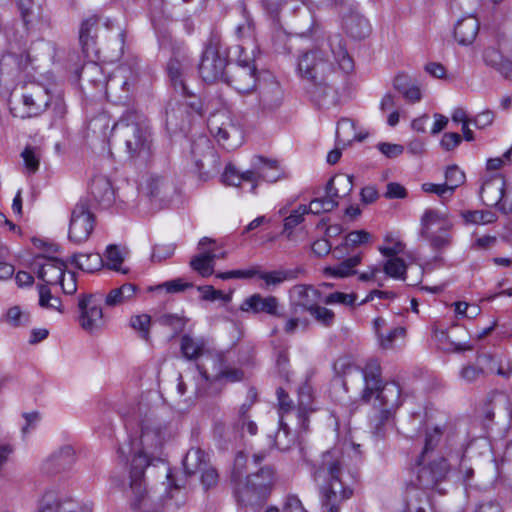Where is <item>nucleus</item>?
Returning <instances> with one entry per match:
<instances>
[{"label": "nucleus", "mask_w": 512, "mask_h": 512, "mask_svg": "<svg viewBox=\"0 0 512 512\" xmlns=\"http://www.w3.org/2000/svg\"><path fill=\"white\" fill-rule=\"evenodd\" d=\"M353 188L352 178L348 175H338L329 180L326 185L327 195L332 196L336 201L338 198L349 194Z\"/></svg>", "instance_id": "nucleus-39"}, {"label": "nucleus", "mask_w": 512, "mask_h": 512, "mask_svg": "<svg viewBox=\"0 0 512 512\" xmlns=\"http://www.w3.org/2000/svg\"><path fill=\"white\" fill-rule=\"evenodd\" d=\"M151 317L148 314H140L132 316L130 319V325L134 330L140 332L141 337L145 340L149 337Z\"/></svg>", "instance_id": "nucleus-58"}, {"label": "nucleus", "mask_w": 512, "mask_h": 512, "mask_svg": "<svg viewBox=\"0 0 512 512\" xmlns=\"http://www.w3.org/2000/svg\"><path fill=\"white\" fill-rule=\"evenodd\" d=\"M407 265L405 261L398 256L387 257L383 264L384 273L396 280H405Z\"/></svg>", "instance_id": "nucleus-44"}, {"label": "nucleus", "mask_w": 512, "mask_h": 512, "mask_svg": "<svg viewBox=\"0 0 512 512\" xmlns=\"http://www.w3.org/2000/svg\"><path fill=\"white\" fill-rule=\"evenodd\" d=\"M138 288L131 283H125L112 289L105 298V304L109 307L122 305L134 298Z\"/></svg>", "instance_id": "nucleus-36"}, {"label": "nucleus", "mask_w": 512, "mask_h": 512, "mask_svg": "<svg viewBox=\"0 0 512 512\" xmlns=\"http://www.w3.org/2000/svg\"><path fill=\"white\" fill-rule=\"evenodd\" d=\"M244 378V373L241 369L235 367H226L220 370L215 376V380L225 379L228 382H239Z\"/></svg>", "instance_id": "nucleus-62"}, {"label": "nucleus", "mask_w": 512, "mask_h": 512, "mask_svg": "<svg viewBox=\"0 0 512 512\" xmlns=\"http://www.w3.org/2000/svg\"><path fill=\"white\" fill-rule=\"evenodd\" d=\"M239 50L237 63L229 67L224 83L240 94L253 91L257 82V69L254 61L247 55V48L242 44L236 47Z\"/></svg>", "instance_id": "nucleus-9"}, {"label": "nucleus", "mask_w": 512, "mask_h": 512, "mask_svg": "<svg viewBox=\"0 0 512 512\" xmlns=\"http://www.w3.org/2000/svg\"><path fill=\"white\" fill-rule=\"evenodd\" d=\"M124 260V255L117 245H108L105 253L104 265L117 272L126 273L127 271L121 268Z\"/></svg>", "instance_id": "nucleus-49"}, {"label": "nucleus", "mask_w": 512, "mask_h": 512, "mask_svg": "<svg viewBox=\"0 0 512 512\" xmlns=\"http://www.w3.org/2000/svg\"><path fill=\"white\" fill-rule=\"evenodd\" d=\"M35 512H93L89 502H78L55 490H47L39 498Z\"/></svg>", "instance_id": "nucleus-14"}, {"label": "nucleus", "mask_w": 512, "mask_h": 512, "mask_svg": "<svg viewBox=\"0 0 512 512\" xmlns=\"http://www.w3.org/2000/svg\"><path fill=\"white\" fill-rule=\"evenodd\" d=\"M210 151H211L210 143L206 137H203V136L199 137L196 141L193 142L192 147H191V153L195 158V164L199 170L202 167V163H201V160L197 158V156L204 152H210ZM199 178L203 181H206L209 178V176L207 173H201L199 171Z\"/></svg>", "instance_id": "nucleus-52"}, {"label": "nucleus", "mask_w": 512, "mask_h": 512, "mask_svg": "<svg viewBox=\"0 0 512 512\" xmlns=\"http://www.w3.org/2000/svg\"><path fill=\"white\" fill-rule=\"evenodd\" d=\"M79 324L85 331L93 332L103 326V311L93 295H82L78 300Z\"/></svg>", "instance_id": "nucleus-18"}, {"label": "nucleus", "mask_w": 512, "mask_h": 512, "mask_svg": "<svg viewBox=\"0 0 512 512\" xmlns=\"http://www.w3.org/2000/svg\"><path fill=\"white\" fill-rule=\"evenodd\" d=\"M200 473L201 483L205 489H209L217 485L219 476L217 470L214 467L207 464V466L204 467Z\"/></svg>", "instance_id": "nucleus-64"}, {"label": "nucleus", "mask_w": 512, "mask_h": 512, "mask_svg": "<svg viewBox=\"0 0 512 512\" xmlns=\"http://www.w3.org/2000/svg\"><path fill=\"white\" fill-rule=\"evenodd\" d=\"M91 194L103 207H109L114 203L115 192L110 180L104 176H96L90 185Z\"/></svg>", "instance_id": "nucleus-32"}, {"label": "nucleus", "mask_w": 512, "mask_h": 512, "mask_svg": "<svg viewBox=\"0 0 512 512\" xmlns=\"http://www.w3.org/2000/svg\"><path fill=\"white\" fill-rule=\"evenodd\" d=\"M308 313L323 327H331L335 322V314L332 310L316 304Z\"/></svg>", "instance_id": "nucleus-51"}, {"label": "nucleus", "mask_w": 512, "mask_h": 512, "mask_svg": "<svg viewBox=\"0 0 512 512\" xmlns=\"http://www.w3.org/2000/svg\"><path fill=\"white\" fill-rule=\"evenodd\" d=\"M107 23L111 26L112 22L107 21L103 23L102 28L100 20L96 16H91L82 22L79 32V41L85 57H91L92 55L98 57L100 50L98 49V44L95 39L100 30L105 34L104 29Z\"/></svg>", "instance_id": "nucleus-22"}, {"label": "nucleus", "mask_w": 512, "mask_h": 512, "mask_svg": "<svg viewBox=\"0 0 512 512\" xmlns=\"http://www.w3.org/2000/svg\"><path fill=\"white\" fill-rule=\"evenodd\" d=\"M479 31V21L472 15H466L459 19L454 28V37L456 41L463 46L474 42Z\"/></svg>", "instance_id": "nucleus-29"}, {"label": "nucleus", "mask_w": 512, "mask_h": 512, "mask_svg": "<svg viewBox=\"0 0 512 512\" xmlns=\"http://www.w3.org/2000/svg\"><path fill=\"white\" fill-rule=\"evenodd\" d=\"M343 27L348 35L354 39H363L370 33L368 20L358 11H350L343 17Z\"/></svg>", "instance_id": "nucleus-31"}, {"label": "nucleus", "mask_w": 512, "mask_h": 512, "mask_svg": "<svg viewBox=\"0 0 512 512\" xmlns=\"http://www.w3.org/2000/svg\"><path fill=\"white\" fill-rule=\"evenodd\" d=\"M394 413H386L383 409H374L369 416V428L376 438H383L386 432V426Z\"/></svg>", "instance_id": "nucleus-40"}, {"label": "nucleus", "mask_w": 512, "mask_h": 512, "mask_svg": "<svg viewBox=\"0 0 512 512\" xmlns=\"http://www.w3.org/2000/svg\"><path fill=\"white\" fill-rule=\"evenodd\" d=\"M246 457L243 453L237 454L232 470L231 480L234 484L235 495L244 505L257 504L264 501L269 495L274 482L275 472L269 467H262L258 472L250 474L242 480L243 467Z\"/></svg>", "instance_id": "nucleus-6"}, {"label": "nucleus", "mask_w": 512, "mask_h": 512, "mask_svg": "<svg viewBox=\"0 0 512 512\" xmlns=\"http://www.w3.org/2000/svg\"><path fill=\"white\" fill-rule=\"evenodd\" d=\"M210 133L219 144L228 150H233L242 144V131L225 113L212 115L208 119Z\"/></svg>", "instance_id": "nucleus-13"}, {"label": "nucleus", "mask_w": 512, "mask_h": 512, "mask_svg": "<svg viewBox=\"0 0 512 512\" xmlns=\"http://www.w3.org/2000/svg\"><path fill=\"white\" fill-rule=\"evenodd\" d=\"M72 263L84 272L93 273L104 266V259L99 253H79L72 256Z\"/></svg>", "instance_id": "nucleus-38"}, {"label": "nucleus", "mask_w": 512, "mask_h": 512, "mask_svg": "<svg viewBox=\"0 0 512 512\" xmlns=\"http://www.w3.org/2000/svg\"><path fill=\"white\" fill-rule=\"evenodd\" d=\"M33 267L38 278L47 285H58L66 271V264L62 260L43 255L34 258Z\"/></svg>", "instance_id": "nucleus-20"}, {"label": "nucleus", "mask_w": 512, "mask_h": 512, "mask_svg": "<svg viewBox=\"0 0 512 512\" xmlns=\"http://www.w3.org/2000/svg\"><path fill=\"white\" fill-rule=\"evenodd\" d=\"M240 310L246 313L267 314L272 317L281 318L284 316L277 297L273 295L263 296L254 293L247 297L240 305Z\"/></svg>", "instance_id": "nucleus-21"}, {"label": "nucleus", "mask_w": 512, "mask_h": 512, "mask_svg": "<svg viewBox=\"0 0 512 512\" xmlns=\"http://www.w3.org/2000/svg\"><path fill=\"white\" fill-rule=\"evenodd\" d=\"M357 297L355 294L350 293H343V292H333L327 295L322 302H324L327 305L331 304H342L346 306H352L354 305Z\"/></svg>", "instance_id": "nucleus-59"}, {"label": "nucleus", "mask_w": 512, "mask_h": 512, "mask_svg": "<svg viewBox=\"0 0 512 512\" xmlns=\"http://www.w3.org/2000/svg\"><path fill=\"white\" fill-rule=\"evenodd\" d=\"M405 244L397 235L389 232L384 237V244L378 248L379 252L385 257L397 256L403 253Z\"/></svg>", "instance_id": "nucleus-47"}, {"label": "nucleus", "mask_w": 512, "mask_h": 512, "mask_svg": "<svg viewBox=\"0 0 512 512\" xmlns=\"http://www.w3.org/2000/svg\"><path fill=\"white\" fill-rule=\"evenodd\" d=\"M505 180L494 175L484 180L480 189V198L486 206L499 207L504 197Z\"/></svg>", "instance_id": "nucleus-27"}, {"label": "nucleus", "mask_w": 512, "mask_h": 512, "mask_svg": "<svg viewBox=\"0 0 512 512\" xmlns=\"http://www.w3.org/2000/svg\"><path fill=\"white\" fill-rule=\"evenodd\" d=\"M405 329L403 327H396L389 331L386 335H379V343L383 349H391L397 339L405 337Z\"/></svg>", "instance_id": "nucleus-60"}, {"label": "nucleus", "mask_w": 512, "mask_h": 512, "mask_svg": "<svg viewBox=\"0 0 512 512\" xmlns=\"http://www.w3.org/2000/svg\"><path fill=\"white\" fill-rule=\"evenodd\" d=\"M75 450L71 445H65L54 451L43 462L42 469L49 474L69 468L75 462Z\"/></svg>", "instance_id": "nucleus-28"}, {"label": "nucleus", "mask_w": 512, "mask_h": 512, "mask_svg": "<svg viewBox=\"0 0 512 512\" xmlns=\"http://www.w3.org/2000/svg\"><path fill=\"white\" fill-rule=\"evenodd\" d=\"M337 205V201L330 195L322 198H316L310 202L307 206L308 213L320 214L324 212H330Z\"/></svg>", "instance_id": "nucleus-55"}, {"label": "nucleus", "mask_w": 512, "mask_h": 512, "mask_svg": "<svg viewBox=\"0 0 512 512\" xmlns=\"http://www.w3.org/2000/svg\"><path fill=\"white\" fill-rule=\"evenodd\" d=\"M465 181V174L457 166H449L445 171V185L453 195L455 189L462 185Z\"/></svg>", "instance_id": "nucleus-54"}, {"label": "nucleus", "mask_w": 512, "mask_h": 512, "mask_svg": "<svg viewBox=\"0 0 512 512\" xmlns=\"http://www.w3.org/2000/svg\"><path fill=\"white\" fill-rule=\"evenodd\" d=\"M336 46H334V41H331V53L334 58V60L338 63L339 68L344 71L345 73H348L353 70L354 63L352 58L348 55L346 49L342 45V42L340 39L336 38Z\"/></svg>", "instance_id": "nucleus-43"}, {"label": "nucleus", "mask_w": 512, "mask_h": 512, "mask_svg": "<svg viewBox=\"0 0 512 512\" xmlns=\"http://www.w3.org/2000/svg\"><path fill=\"white\" fill-rule=\"evenodd\" d=\"M361 255H355L352 256L341 263H339L337 266L334 267H326L324 269V273L327 276L331 277H347L349 275L354 274V268L361 262Z\"/></svg>", "instance_id": "nucleus-41"}, {"label": "nucleus", "mask_w": 512, "mask_h": 512, "mask_svg": "<svg viewBox=\"0 0 512 512\" xmlns=\"http://www.w3.org/2000/svg\"><path fill=\"white\" fill-rule=\"evenodd\" d=\"M484 62L505 77L512 76V32L499 33L483 53Z\"/></svg>", "instance_id": "nucleus-11"}, {"label": "nucleus", "mask_w": 512, "mask_h": 512, "mask_svg": "<svg viewBox=\"0 0 512 512\" xmlns=\"http://www.w3.org/2000/svg\"><path fill=\"white\" fill-rule=\"evenodd\" d=\"M94 229V216L86 202L80 201L74 207L69 225V239L74 243L85 242Z\"/></svg>", "instance_id": "nucleus-16"}, {"label": "nucleus", "mask_w": 512, "mask_h": 512, "mask_svg": "<svg viewBox=\"0 0 512 512\" xmlns=\"http://www.w3.org/2000/svg\"><path fill=\"white\" fill-rule=\"evenodd\" d=\"M365 135L356 133L355 124L352 120L344 118L338 122L336 129V143L345 148L353 140L362 141Z\"/></svg>", "instance_id": "nucleus-35"}, {"label": "nucleus", "mask_w": 512, "mask_h": 512, "mask_svg": "<svg viewBox=\"0 0 512 512\" xmlns=\"http://www.w3.org/2000/svg\"><path fill=\"white\" fill-rule=\"evenodd\" d=\"M105 25L104 37L107 42L98 47L100 50L99 55L103 62H115L121 58L124 52L125 31L119 25H114V23H111V26L108 23Z\"/></svg>", "instance_id": "nucleus-19"}, {"label": "nucleus", "mask_w": 512, "mask_h": 512, "mask_svg": "<svg viewBox=\"0 0 512 512\" xmlns=\"http://www.w3.org/2000/svg\"><path fill=\"white\" fill-rule=\"evenodd\" d=\"M6 319L7 322L14 327L25 326L31 321L29 311L20 306L10 307L7 310Z\"/></svg>", "instance_id": "nucleus-50"}, {"label": "nucleus", "mask_w": 512, "mask_h": 512, "mask_svg": "<svg viewBox=\"0 0 512 512\" xmlns=\"http://www.w3.org/2000/svg\"><path fill=\"white\" fill-rule=\"evenodd\" d=\"M289 294L290 298L307 312L322 301L321 293L310 285H295L290 289Z\"/></svg>", "instance_id": "nucleus-30"}, {"label": "nucleus", "mask_w": 512, "mask_h": 512, "mask_svg": "<svg viewBox=\"0 0 512 512\" xmlns=\"http://www.w3.org/2000/svg\"><path fill=\"white\" fill-rule=\"evenodd\" d=\"M213 243L214 241L212 239L203 237L199 241V248L202 249V252L194 256L190 261L192 269L198 272L202 277H209L214 273V261L217 254L213 248L205 249L206 246L212 245Z\"/></svg>", "instance_id": "nucleus-26"}, {"label": "nucleus", "mask_w": 512, "mask_h": 512, "mask_svg": "<svg viewBox=\"0 0 512 512\" xmlns=\"http://www.w3.org/2000/svg\"><path fill=\"white\" fill-rule=\"evenodd\" d=\"M364 389L362 400L372 402L374 409H383L386 413H395L403 404L402 388L398 382L381 383V367L377 360H369L362 369Z\"/></svg>", "instance_id": "nucleus-4"}, {"label": "nucleus", "mask_w": 512, "mask_h": 512, "mask_svg": "<svg viewBox=\"0 0 512 512\" xmlns=\"http://www.w3.org/2000/svg\"><path fill=\"white\" fill-rule=\"evenodd\" d=\"M86 58L88 61L82 66L79 75L81 79L87 80L94 85H103L107 96L110 90L119 86L127 91L129 90L130 82L125 77L127 71L125 67H119L113 75L106 79L102 67L97 62L98 60L101 61V56L98 54V57L92 55Z\"/></svg>", "instance_id": "nucleus-10"}, {"label": "nucleus", "mask_w": 512, "mask_h": 512, "mask_svg": "<svg viewBox=\"0 0 512 512\" xmlns=\"http://www.w3.org/2000/svg\"><path fill=\"white\" fill-rule=\"evenodd\" d=\"M112 134L128 159L146 164L152 156V134L146 117L136 110H127L113 126Z\"/></svg>", "instance_id": "nucleus-3"}, {"label": "nucleus", "mask_w": 512, "mask_h": 512, "mask_svg": "<svg viewBox=\"0 0 512 512\" xmlns=\"http://www.w3.org/2000/svg\"><path fill=\"white\" fill-rule=\"evenodd\" d=\"M191 287V284L184 282L181 278L166 281L155 287L156 290H165L167 293H179L187 288Z\"/></svg>", "instance_id": "nucleus-63"}, {"label": "nucleus", "mask_w": 512, "mask_h": 512, "mask_svg": "<svg viewBox=\"0 0 512 512\" xmlns=\"http://www.w3.org/2000/svg\"><path fill=\"white\" fill-rule=\"evenodd\" d=\"M227 58L221 55L215 45H209L203 52L199 64V74L206 83L224 82Z\"/></svg>", "instance_id": "nucleus-15"}, {"label": "nucleus", "mask_w": 512, "mask_h": 512, "mask_svg": "<svg viewBox=\"0 0 512 512\" xmlns=\"http://www.w3.org/2000/svg\"><path fill=\"white\" fill-rule=\"evenodd\" d=\"M164 440L165 433L162 428L145 420L140 430L130 435L118 448L119 461L129 467V489L126 493L134 510L140 509L146 499L145 470L158 459L157 453Z\"/></svg>", "instance_id": "nucleus-1"}, {"label": "nucleus", "mask_w": 512, "mask_h": 512, "mask_svg": "<svg viewBox=\"0 0 512 512\" xmlns=\"http://www.w3.org/2000/svg\"><path fill=\"white\" fill-rule=\"evenodd\" d=\"M256 276L265 282L267 288L276 287L286 280L293 278V273L285 270L263 272L257 269Z\"/></svg>", "instance_id": "nucleus-48"}, {"label": "nucleus", "mask_w": 512, "mask_h": 512, "mask_svg": "<svg viewBox=\"0 0 512 512\" xmlns=\"http://www.w3.org/2000/svg\"><path fill=\"white\" fill-rule=\"evenodd\" d=\"M191 62L188 57L179 58L174 56L167 65V73L174 89L184 96L192 93L185 83V72L190 68Z\"/></svg>", "instance_id": "nucleus-25"}, {"label": "nucleus", "mask_w": 512, "mask_h": 512, "mask_svg": "<svg viewBox=\"0 0 512 512\" xmlns=\"http://www.w3.org/2000/svg\"><path fill=\"white\" fill-rule=\"evenodd\" d=\"M315 411L312 406V394L309 386H303L299 390V400L296 411V418L299 428L305 431L308 427V417Z\"/></svg>", "instance_id": "nucleus-33"}, {"label": "nucleus", "mask_w": 512, "mask_h": 512, "mask_svg": "<svg viewBox=\"0 0 512 512\" xmlns=\"http://www.w3.org/2000/svg\"><path fill=\"white\" fill-rule=\"evenodd\" d=\"M51 101L50 90L47 86L31 82L26 85L22 94V103L26 117H36L46 111Z\"/></svg>", "instance_id": "nucleus-17"}, {"label": "nucleus", "mask_w": 512, "mask_h": 512, "mask_svg": "<svg viewBox=\"0 0 512 512\" xmlns=\"http://www.w3.org/2000/svg\"><path fill=\"white\" fill-rule=\"evenodd\" d=\"M276 394L279 406V417L280 419H284L285 415L294 410L293 401L283 388H278Z\"/></svg>", "instance_id": "nucleus-61"}, {"label": "nucleus", "mask_w": 512, "mask_h": 512, "mask_svg": "<svg viewBox=\"0 0 512 512\" xmlns=\"http://www.w3.org/2000/svg\"><path fill=\"white\" fill-rule=\"evenodd\" d=\"M453 222L446 209L427 208L420 218V235L435 252V260H442V254L453 243Z\"/></svg>", "instance_id": "nucleus-8"}, {"label": "nucleus", "mask_w": 512, "mask_h": 512, "mask_svg": "<svg viewBox=\"0 0 512 512\" xmlns=\"http://www.w3.org/2000/svg\"><path fill=\"white\" fill-rule=\"evenodd\" d=\"M403 512H434L428 491L410 484L404 493Z\"/></svg>", "instance_id": "nucleus-24"}, {"label": "nucleus", "mask_w": 512, "mask_h": 512, "mask_svg": "<svg viewBox=\"0 0 512 512\" xmlns=\"http://www.w3.org/2000/svg\"><path fill=\"white\" fill-rule=\"evenodd\" d=\"M284 92L277 80L274 78L260 83L258 104L262 112L270 113L282 105Z\"/></svg>", "instance_id": "nucleus-23"}, {"label": "nucleus", "mask_w": 512, "mask_h": 512, "mask_svg": "<svg viewBox=\"0 0 512 512\" xmlns=\"http://www.w3.org/2000/svg\"><path fill=\"white\" fill-rule=\"evenodd\" d=\"M24 168L27 174H34L39 170L42 151L39 147L26 146L21 153Z\"/></svg>", "instance_id": "nucleus-42"}, {"label": "nucleus", "mask_w": 512, "mask_h": 512, "mask_svg": "<svg viewBox=\"0 0 512 512\" xmlns=\"http://www.w3.org/2000/svg\"><path fill=\"white\" fill-rule=\"evenodd\" d=\"M306 214H308L307 205H300L292 210L290 214L284 218L282 234L286 235L288 239H291L293 229L303 222Z\"/></svg>", "instance_id": "nucleus-46"}, {"label": "nucleus", "mask_w": 512, "mask_h": 512, "mask_svg": "<svg viewBox=\"0 0 512 512\" xmlns=\"http://www.w3.org/2000/svg\"><path fill=\"white\" fill-rule=\"evenodd\" d=\"M462 217L466 223L475 225H486L493 223L496 220L494 213L480 210L463 212Z\"/></svg>", "instance_id": "nucleus-53"}, {"label": "nucleus", "mask_w": 512, "mask_h": 512, "mask_svg": "<svg viewBox=\"0 0 512 512\" xmlns=\"http://www.w3.org/2000/svg\"><path fill=\"white\" fill-rule=\"evenodd\" d=\"M312 476L319 487L323 511L340 512L342 504L353 495V489L342 480V456L338 449L322 454L314 464Z\"/></svg>", "instance_id": "nucleus-2"}, {"label": "nucleus", "mask_w": 512, "mask_h": 512, "mask_svg": "<svg viewBox=\"0 0 512 512\" xmlns=\"http://www.w3.org/2000/svg\"><path fill=\"white\" fill-rule=\"evenodd\" d=\"M249 180L250 192L255 193L261 182L275 183L285 178V171L279 161L272 158L256 155L251 159L250 168L246 170Z\"/></svg>", "instance_id": "nucleus-12"}, {"label": "nucleus", "mask_w": 512, "mask_h": 512, "mask_svg": "<svg viewBox=\"0 0 512 512\" xmlns=\"http://www.w3.org/2000/svg\"><path fill=\"white\" fill-rule=\"evenodd\" d=\"M297 72L315 86L313 93L319 101H326L330 97L331 103L336 102V90L329 83L335 70L327 52L316 49L303 53L298 59Z\"/></svg>", "instance_id": "nucleus-5"}, {"label": "nucleus", "mask_w": 512, "mask_h": 512, "mask_svg": "<svg viewBox=\"0 0 512 512\" xmlns=\"http://www.w3.org/2000/svg\"><path fill=\"white\" fill-rule=\"evenodd\" d=\"M207 464V455L198 447L191 448L183 460L184 471L187 475H193L202 471Z\"/></svg>", "instance_id": "nucleus-37"}, {"label": "nucleus", "mask_w": 512, "mask_h": 512, "mask_svg": "<svg viewBox=\"0 0 512 512\" xmlns=\"http://www.w3.org/2000/svg\"><path fill=\"white\" fill-rule=\"evenodd\" d=\"M275 446L281 451H286L295 443V435L291 432L285 419H279V428L275 434Z\"/></svg>", "instance_id": "nucleus-45"}, {"label": "nucleus", "mask_w": 512, "mask_h": 512, "mask_svg": "<svg viewBox=\"0 0 512 512\" xmlns=\"http://www.w3.org/2000/svg\"><path fill=\"white\" fill-rule=\"evenodd\" d=\"M441 436L442 430L438 426L425 429L424 448L418 461L416 482L411 483L425 491L444 479L449 471L447 460L433 455V449L439 443Z\"/></svg>", "instance_id": "nucleus-7"}, {"label": "nucleus", "mask_w": 512, "mask_h": 512, "mask_svg": "<svg viewBox=\"0 0 512 512\" xmlns=\"http://www.w3.org/2000/svg\"><path fill=\"white\" fill-rule=\"evenodd\" d=\"M222 181L226 185L230 186H239L242 182H248L249 180L246 177V171L240 173L234 166L227 165L223 174Z\"/></svg>", "instance_id": "nucleus-57"}, {"label": "nucleus", "mask_w": 512, "mask_h": 512, "mask_svg": "<svg viewBox=\"0 0 512 512\" xmlns=\"http://www.w3.org/2000/svg\"><path fill=\"white\" fill-rule=\"evenodd\" d=\"M39 305L44 309L60 311L61 300L51 294L47 285L39 287Z\"/></svg>", "instance_id": "nucleus-56"}, {"label": "nucleus", "mask_w": 512, "mask_h": 512, "mask_svg": "<svg viewBox=\"0 0 512 512\" xmlns=\"http://www.w3.org/2000/svg\"><path fill=\"white\" fill-rule=\"evenodd\" d=\"M207 342L203 337H192L188 334L181 338L180 349L187 360H196L207 351Z\"/></svg>", "instance_id": "nucleus-34"}]
</instances>
